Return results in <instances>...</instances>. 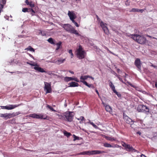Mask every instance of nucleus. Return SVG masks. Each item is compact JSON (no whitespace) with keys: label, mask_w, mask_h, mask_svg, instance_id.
Returning a JSON list of instances; mask_svg holds the SVG:
<instances>
[{"label":"nucleus","mask_w":157,"mask_h":157,"mask_svg":"<svg viewBox=\"0 0 157 157\" xmlns=\"http://www.w3.org/2000/svg\"><path fill=\"white\" fill-rule=\"evenodd\" d=\"M63 28L67 31L69 33L75 34L78 36L81 35L75 30L74 28L70 25L69 24H64L62 26Z\"/></svg>","instance_id":"nucleus-1"},{"label":"nucleus","mask_w":157,"mask_h":157,"mask_svg":"<svg viewBox=\"0 0 157 157\" xmlns=\"http://www.w3.org/2000/svg\"><path fill=\"white\" fill-rule=\"evenodd\" d=\"M131 38L138 43L141 44H144L146 42V38L142 36L135 34L131 35Z\"/></svg>","instance_id":"nucleus-2"},{"label":"nucleus","mask_w":157,"mask_h":157,"mask_svg":"<svg viewBox=\"0 0 157 157\" xmlns=\"http://www.w3.org/2000/svg\"><path fill=\"white\" fill-rule=\"evenodd\" d=\"M82 46L80 45L77 51V56L79 59H82L84 58V51L82 50Z\"/></svg>","instance_id":"nucleus-3"},{"label":"nucleus","mask_w":157,"mask_h":157,"mask_svg":"<svg viewBox=\"0 0 157 157\" xmlns=\"http://www.w3.org/2000/svg\"><path fill=\"white\" fill-rule=\"evenodd\" d=\"M65 120L70 122L72 121L74 116L73 112L67 111L65 113Z\"/></svg>","instance_id":"nucleus-4"},{"label":"nucleus","mask_w":157,"mask_h":157,"mask_svg":"<svg viewBox=\"0 0 157 157\" xmlns=\"http://www.w3.org/2000/svg\"><path fill=\"white\" fill-rule=\"evenodd\" d=\"M98 154V151H88L78 153L77 155H93Z\"/></svg>","instance_id":"nucleus-5"},{"label":"nucleus","mask_w":157,"mask_h":157,"mask_svg":"<svg viewBox=\"0 0 157 157\" xmlns=\"http://www.w3.org/2000/svg\"><path fill=\"white\" fill-rule=\"evenodd\" d=\"M27 63L31 66H34V67H33L34 69L37 71L38 72H46V71L44 70V69L41 67H39V66L37 64H32L29 63L28 62Z\"/></svg>","instance_id":"nucleus-6"},{"label":"nucleus","mask_w":157,"mask_h":157,"mask_svg":"<svg viewBox=\"0 0 157 157\" xmlns=\"http://www.w3.org/2000/svg\"><path fill=\"white\" fill-rule=\"evenodd\" d=\"M90 76L88 75H85L84 76H81L80 77V81L83 83L84 84L89 87H91L93 86L92 84H88L86 81H84L86 79Z\"/></svg>","instance_id":"nucleus-7"},{"label":"nucleus","mask_w":157,"mask_h":157,"mask_svg":"<svg viewBox=\"0 0 157 157\" xmlns=\"http://www.w3.org/2000/svg\"><path fill=\"white\" fill-rule=\"evenodd\" d=\"M44 90H46V94L50 93L52 92V89L51 84L46 82H44Z\"/></svg>","instance_id":"nucleus-8"},{"label":"nucleus","mask_w":157,"mask_h":157,"mask_svg":"<svg viewBox=\"0 0 157 157\" xmlns=\"http://www.w3.org/2000/svg\"><path fill=\"white\" fill-rule=\"evenodd\" d=\"M106 25V24L104 23L102 21L100 23L101 26L102 28L105 33L106 34L108 35L109 33V31Z\"/></svg>","instance_id":"nucleus-9"},{"label":"nucleus","mask_w":157,"mask_h":157,"mask_svg":"<svg viewBox=\"0 0 157 157\" xmlns=\"http://www.w3.org/2000/svg\"><path fill=\"white\" fill-rule=\"evenodd\" d=\"M66 58H63L62 57H59L56 60H55L54 63L57 65H59L62 64L66 61Z\"/></svg>","instance_id":"nucleus-10"},{"label":"nucleus","mask_w":157,"mask_h":157,"mask_svg":"<svg viewBox=\"0 0 157 157\" xmlns=\"http://www.w3.org/2000/svg\"><path fill=\"white\" fill-rule=\"evenodd\" d=\"M122 146L124 147L125 149L128 151H132L134 149L132 147L130 146L129 145L126 144L125 143L122 142Z\"/></svg>","instance_id":"nucleus-11"},{"label":"nucleus","mask_w":157,"mask_h":157,"mask_svg":"<svg viewBox=\"0 0 157 157\" xmlns=\"http://www.w3.org/2000/svg\"><path fill=\"white\" fill-rule=\"evenodd\" d=\"M135 64L138 69L139 71L141 70V63L140 59H137L135 61Z\"/></svg>","instance_id":"nucleus-12"},{"label":"nucleus","mask_w":157,"mask_h":157,"mask_svg":"<svg viewBox=\"0 0 157 157\" xmlns=\"http://www.w3.org/2000/svg\"><path fill=\"white\" fill-rule=\"evenodd\" d=\"M20 113L19 112H13L12 113H6L7 119L15 117L20 114Z\"/></svg>","instance_id":"nucleus-13"},{"label":"nucleus","mask_w":157,"mask_h":157,"mask_svg":"<svg viewBox=\"0 0 157 157\" xmlns=\"http://www.w3.org/2000/svg\"><path fill=\"white\" fill-rule=\"evenodd\" d=\"M67 14L68 16L69 17L70 19L73 18H76V16L75 15V14L74 13V11H68Z\"/></svg>","instance_id":"nucleus-14"},{"label":"nucleus","mask_w":157,"mask_h":157,"mask_svg":"<svg viewBox=\"0 0 157 157\" xmlns=\"http://www.w3.org/2000/svg\"><path fill=\"white\" fill-rule=\"evenodd\" d=\"M6 0H1L0 2V15L1 12L3 11L4 6L6 4Z\"/></svg>","instance_id":"nucleus-15"},{"label":"nucleus","mask_w":157,"mask_h":157,"mask_svg":"<svg viewBox=\"0 0 157 157\" xmlns=\"http://www.w3.org/2000/svg\"><path fill=\"white\" fill-rule=\"evenodd\" d=\"M21 105V104L17 105H10L7 106V110H11Z\"/></svg>","instance_id":"nucleus-16"},{"label":"nucleus","mask_w":157,"mask_h":157,"mask_svg":"<svg viewBox=\"0 0 157 157\" xmlns=\"http://www.w3.org/2000/svg\"><path fill=\"white\" fill-rule=\"evenodd\" d=\"M69 85H70L69 86V87H76L78 86V84L75 82H71V83H70L69 84Z\"/></svg>","instance_id":"nucleus-17"},{"label":"nucleus","mask_w":157,"mask_h":157,"mask_svg":"<svg viewBox=\"0 0 157 157\" xmlns=\"http://www.w3.org/2000/svg\"><path fill=\"white\" fill-rule=\"evenodd\" d=\"M109 85L114 93H117V91L115 89V86L111 82H110Z\"/></svg>","instance_id":"nucleus-18"},{"label":"nucleus","mask_w":157,"mask_h":157,"mask_svg":"<svg viewBox=\"0 0 157 157\" xmlns=\"http://www.w3.org/2000/svg\"><path fill=\"white\" fill-rule=\"evenodd\" d=\"M124 118L125 120H126V122L127 123L130 124L132 122V120L127 116L124 117Z\"/></svg>","instance_id":"nucleus-19"},{"label":"nucleus","mask_w":157,"mask_h":157,"mask_svg":"<svg viewBox=\"0 0 157 157\" xmlns=\"http://www.w3.org/2000/svg\"><path fill=\"white\" fill-rule=\"evenodd\" d=\"M29 116L30 117H33V118H36V119H38L39 117V115L36 114V113H33L30 114L29 115Z\"/></svg>","instance_id":"nucleus-20"},{"label":"nucleus","mask_w":157,"mask_h":157,"mask_svg":"<svg viewBox=\"0 0 157 157\" xmlns=\"http://www.w3.org/2000/svg\"><path fill=\"white\" fill-rule=\"evenodd\" d=\"M57 116H58L59 118L62 120H65V114L64 115L59 114L57 113L56 114Z\"/></svg>","instance_id":"nucleus-21"},{"label":"nucleus","mask_w":157,"mask_h":157,"mask_svg":"<svg viewBox=\"0 0 157 157\" xmlns=\"http://www.w3.org/2000/svg\"><path fill=\"white\" fill-rule=\"evenodd\" d=\"M105 109L107 111L111 113L112 112V108L108 105H106L105 106Z\"/></svg>","instance_id":"nucleus-22"},{"label":"nucleus","mask_w":157,"mask_h":157,"mask_svg":"<svg viewBox=\"0 0 157 157\" xmlns=\"http://www.w3.org/2000/svg\"><path fill=\"white\" fill-rule=\"evenodd\" d=\"M25 50L30 51L31 52H35V50L31 46H29L28 48H26L25 49Z\"/></svg>","instance_id":"nucleus-23"},{"label":"nucleus","mask_w":157,"mask_h":157,"mask_svg":"<svg viewBox=\"0 0 157 157\" xmlns=\"http://www.w3.org/2000/svg\"><path fill=\"white\" fill-rule=\"evenodd\" d=\"M48 41L50 43L53 44H55V41H54L53 40V39L52 38H50L48 40Z\"/></svg>","instance_id":"nucleus-24"},{"label":"nucleus","mask_w":157,"mask_h":157,"mask_svg":"<svg viewBox=\"0 0 157 157\" xmlns=\"http://www.w3.org/2000/svg\"><path fill=\"white\" fill-rule=\"evenodd\" d=\"M73 78L71 77H66L64 78V80L67 82L73 80Z\"/></svg>","instance_id":"nucleus-25"},{"label":"nucleus","mask_w":157,"mask_h":157,"mask_svg":"<svg viewBox=\"0 0 157 157\" xmlns=\"http://www.w3.org/2000/svg\"><path fill=\"white\" fill-rule=\"evenodd\" d=\"M39 118L38 119H44V120L47 119V116L42 114L39 115Z\"/></svg>","instance_id":"nucleus-26"},{"label":"nucleus","mask_w":157,"mask_h":157,"mask_svg":"<svg viewBox=\"0 0 157 157\" xmlns=\"http://www.w3.org/2000/svg\"><path fill=\"white\" fill-rule=\"evenodd\" d=\"M63 134L65 136H66L67 137H69L71 135V134L70 133L67 132L66 131H64Z\"/></svg>","instance_id":"nucleus-27"},{"label":"nucleus","mask_w":157,"mask_h":157,"mask_svg":"<svg viewBox=\"0 0 157 157\" xmlns=\"http://www.w3.org/2000/svg\"><path fill=\"white\" fill-rule=\"evenodd\" d=\"M62 44L61 42H59L58 43H57L56 44V46H57V48L56 49V50L57 51L60 48V46L61 45V44Z\"/></svg>","instance_id":"nucleus-28"},{"label":"nucleus","mask_w":157,"mask_h":157,"mask_svg":"<svg viewBox=\"0 0 157 157\" xmlns=\"http://www.w3.org/2000/svg\"><path fill=\"white\" fill-rule=\"evenodd\" d=\"M40 32L39 33V34H41L42 36H44L46 35V32L44 31H42L39 30Z\"/></svg>","instance_id":"nucleus-29"},{"label":"nucleus","mask_w":157,"mask_h":157,"mask_svg":"<svg viewBox=\"0 0 157 157\" xmlns=\"http://www.w3.org/2000/svg\"><path fill=\"white\" fill-rule=\"evenodd\" d=\"M142 109V105H139L137 109L138 111L139 112H143Z\"/></svg>","instance_id":"nucleus-30"},{"label":"nucleus","mask_w":157,"mask_h":157,"mask_svg":"<svg viewBox=\"0 0 157 157\" xmlns=\"http://www.w3.org/2000/svg\"><path fill=\"white\" fill-rule=\"evenodd\" d=\"M105 138L107 140L110 141H113L115 140V139L113 138L112 137L106 136Z\"/></svg>","instance_id":"nucleus-31"},{"label":"nucleus","mask_w":157,"mask_h":157,"mask_svg":"<svg viewBox=\"0 0 157 157\" xmlns=\"http://www.w3.org/2000/svg\"><path fill=\"white\" fill-rule=\"evenodd\" d=\"M0 117H3L5 119H7L6 113L4 114L0 113Z\"/></svg>","instance_id":"nucleus-32"},{"label":"nucleus","mask_w":157,"mask_h":157,"mask_svg":"<svg viewBox=\"0 0 157 157\" xmlns=\"http://www.w3.org/2000/svg\"><path fill=\"white\" fill-rule=\"evenodd\" d=\"M47 108L51 110L54 112H56V110H55L52 107L48 105H47L46 106Z\"/></svg>","instance_id":"nucleus-33"},{"label":"nucleus","mask_w":157,"mask_h":157,"mask_svg":"<svg viewBox=\"0 0 157 157\" xmlns=\"http://www.w3.org/2000/svg\"><path fill=\"white\" fill-rule=\"evenodd\" d=\"M28 5H29L30 7L31 8H33L35 6V5L32 2H30Z\"/></svg>","instance_id":"nucleus-34"},{"label":"nucleus","mask_w":157,"mask_h":157,"mask_svg":"<svg viewBox=\"0 0 157 157\" xmlns=\"http://www.w3.org/2000/svg\"><path fill=\"white\" fill-rule=\"evenodd\" d=\"M104 146L106 147H112V146L109 144L105 143L104 144Z\"/></svg>","instance_id":"nucleus-35"},{"label":"nucleus","mask_w":157,"mask_h":157,"mask_svg":"<svg viewBox=\"0 0 157 157\" xmlns=\"http://www.w3.org/2000/svg\"><path fill=\"white\" fill-rule=\"evenodd\" d=\"M138 9H135V8H132L130 12H138Z\"/></svg>","instance_id":"nucleus-36"},{"label":"nucleus","mask_w":157,"mask_h":157,"mask_svg":"<svg viewBox=\"0 0 157 157\" xmlns=\"http://www.w3.org/2000/svg\"><path fill=\"white\" fill-rule=\"evenodd\" d=\"M73 137H74V140H73L74 141H75L76 140H78L79 139L78 137L76 136L75 135H73Z\"/></svg>","instance_id":"nucleus-37"},{"label":"nucleus","mask_w":157,"mask_h":157,"mask_svg":"<svg viewBox=\"0 0 157 157\" xmlns=\"http://www.w3.org/2000/svg\"><path fill=\"white\" fill-rule=\"evenodd\" d=\"M69 53L71 54V58H72L73 57L74 55L72 52V50H69Z\"/></svg>","instance_id":"nucleus-38"},{"label":"nucleus","mask_w":157,"mask_h":157,"mask_svg":"<svg viewBox=\"0 0 157 157\" xmlns=\"http://www.w3.org/2000/svg\"><path fill=\"white\" fill-rule=\"evenodd\" d=\"M22 11L25 13L27 12L28 11V8H23L22 9Z\"/></svg>","instance_id":"nucleus-39"},{"label":"nucleus","mask_w":157,"mask_h":157,"mask_svg":"<svg viewBox=\"0 0 157 157\" xmlns=\"http://www.w3.org/2000/svg\"><path fill=\"white\" fill-rule=\"evenodd\" d=\"M142 111L143 112H144V111H145V109L147 108V106L142 105Z\"/></svg>","instance_id":"nucleus-40"},{"label":"nucleus","mask_w":157,"mask_h":157,"mask_svg":"<svg viewBox=\"0 0 157 157\" xmlns=\"http://www.w3.org/2000/svg\"><path fill=\"white\" fill-rule=\"evenodd\" d=\"M32 11L31 12V14L32 16H34L35 15V14L36 13V12L34 11V10L33 9L31 10Z\"/></svg>","instance_id":"nucleus-41"},{"label":"nucleus","mask_w":157,"mask_h":157,"mask_svg":"<svg viewBox=\"0 0 157 157\" xmlns=\"http://www.w3.org/2000/svg\"><path fill=\"white\" fill-rule=\"evenodd\" d=\"M1 108L2 109H7V106H1Z\"/></svg>","instance_id":"nucleus-42"},{"label":"nucleus","mask_w":157,"mask_h":157,"mask_svg":"<svg viewBox=\"0 0 157 157\" xmlns=\"http://www.w3.org/2000/svg\"><path fill=\"white\" fill-rule=\"evenodd\" d=\"M78 120H81V121H83L84 120V118L83 116H81L79 118H78Z\"/></svg>","instance_id":"nucleus-43"},{"label":"nucleus","mask_w":157,"mask_h":157,"mask_svg":"<svg viewBox=\"0 0 157 157\" xmlns=\"http://www.w3.org/2000/svg\"><path fill=\"white\" fill-rule=\"evenodd\" d=\"M90 124L95 128H97V126L95 124L91 122Z\"/></svg>","instance_id":"nucleus-44"},{"label":"nucleus","mask_w":157,"mask_h":157,"mask_svg":"<svg viewBox=\"0 0 157 157\" xmlns=\"http://www.w3.org/2000/svg\"><path fill=\"white\" fill-rule=\"evenodd\" d=\"M73 80H74L77 82H79L78 79L76 78H73Z\"/></svg>","instance_id":"nucleus-45"},{"label":"nucleus","mask_w":157,"mask_h":157,"mask_svg":"<svg viewBox=\"0 0 157 157\" xmlns=\"http://www.w3.org/2000/svg\"><path fill=\"white\" fill-rule=\"evenodd\" d=\"M74 24H75V25L77 27H79V25L77 23V22H74Z\"/></svg>","instance_id":"nucleus-46"},{"label":"nucleus","mask_w":157,"mask_h":157,"mask_svg":"<svg viewBox=\"0 0 157 157\" xmlns=\"http://www.w3.org/2000/svg\"><path fill=\"white\" fill-rule=\"evenodd\" d=\"M115 93L117 95V96L118 97H120L121 96V94L120 93H119L117 92V93Z\"/></svg>","instance_id":"nucleus-47"},{"label":"nucleus","mask_w":157,"mask_h":157,"mask_svg":"<svg viewBox=\"0 0 157 157\" xmlns=\"http://www.w3.org/2000/svg\"><path fill=\"white\" fill-rule=\"evenodd\" d=\"M33 9L32 8H29L28 9V11L27 12H31L32 11L31 10H32Z\"/></svg>","instance_id":"nucleus-48"},{"label":"nucleus","mask_w":157,"mask_h":157,"mask_svg":"<svg viewBox=\"0 0 157 157\" xmlns=\"http://www.w3.org/2000/svg\"><path fill=\"white\" fill-rule=\"evenodd\" d=\"M25 2L27 5H28L30 2H29L28 0H26L25 1Z\"/></svg>","instance_id":"nucleus-49"},{"label":"nucleus","mask_w":157,"mask_h":157,"mask_svg":"<svg viewBox=\"0 0 157 157\" xmlns=\"http://www.w3.org/2000/svg\"><path fill=\"white\" fill-rule=\"evenodd\" d=\"M144 11V10L143 9H139L138 12H140L141 13H142Z\"/></svg>","instance_id":"nucleus-50"},{"label":"nucleus","mask_w":157,"mask_h":157,"mask_svg":"<svg viewBox=\"0 0 157 157\" xmlns=\"http://www.w3.org/2000/svg\"><path fill=\"white\" fill-rule=\"evenodd\" d=\"M145 111L146 112H149V109L147 107V108L145 109Z\"/></svg>","instance_id":"nucleus-51"},{"label":"nucleus","mask_w":157,"mask_h":157,"mask_svg":"<svg viewBox=\"0 0 157 157\" xmlns=\"http://www.w3.org/2000/svg\"><path fill=\"white\" fill-rule=\"evenodd\" d=\"M75 19V18H73V19H70L71 20V21L72 22L74 23L75 22V21L74 20V19Z\"/></svg>","instance_id":"nucleus-52"},{"label":"nucleus","mask_w":157,"mask_h":157,"mask_svg":"<svg viewBox=\"0 0 157 157\" xmlns=\"http://www.w3.org/2000/svg\"><path fill=\"white\" fill-rule=\"evenodd\" d=\"M104 152H105L103 151H99V154L102 153H103Z\"/></svg>","instance_id":"nucleus-53"},{"label":"nucleus","mask_w":157,"mask_h":157,"mask_svg":"<svg viewBox=\"0 0 157 157\" xmlns=\"http://www.w3.org/2000/svg\"><path fill=\"white\" fill-rule=\"evenodd\" d=\"M151 66H152V67H153L154 68H156L157 67V66H154V65H153V64H152L151 65Z\"/></svg>","instance_id":"nucleus-54"},{"label":"nucleus","mask_w":157,"mask_h":157,"mask_svg":"<svg viewBox=\"0 0 157 157\" xmlns=\"http://www.w3.org/2000/svg\"><path fill=\"white\" fill-rule=\"evenodd\" d=\"M125 4L127 6H128L129 5V3L128 2V1H127L125 2Z\"/></svg>","instance_id":"nucleus-55"},{"label":"nucleus","mask_w":157,"mask_h":157,"mask_svg":"<svg viewBox=\"0 0 157 157\" xmlns=\"http://www.w3.org/2000/svg\"><path fill=\"white\" fill-rule=\"evenodd\" d=\"M118 77L119 78V80H120V81H121L122 82H123V81L122 80V79L121 78H120V77Z\"/></svg>","instance_id":"nucleus-56"},{"label":"nucleus","mask_w":157,"mask_h":157,"mask_svg":"<svg viewBox=\"0 0 157 157\" xmlns=\"http://www.w3.org/2000/svg\"><path fill=\"white\" fill-rule=\"evenodd\" d=\"M137 133L138 134H139V135H140L141 134V133L139 131V132H137Z\"/></svg>","instance_id":"nucleus-57"},{"label":"nucleus","mask_w":157,"mask_h":157,"mask_svg":"<svg viewBox=\"0 0 157 157\" xmlns=\"http://www.w3.org/2000/svg\"><path fill=\"white\" fill-rule=\"evenodd\" d=\"M141 157H146L144 155L142 154L141 155Z\"/></svg>","instance_id":"nucleus-58"},{"label":"nucleus","mask_w":157,"mask_h":157,"mask_svg":"<svg viewBox=\"0 0 157 157\" xmlns=\"http://www.w3.org/2000/svg\"><path fill=\"white\" fill-rule=\"evenodd\" d=\"M155 86L156 88H157V82L155 83Z\"/></svg>","instance_id":"nucleus-59"},{"label":"nucleus","mask_w":157,"mask_h":157,"mask_svg":"<svg viewBox=\"0 0 157 157\" xmlns=\"http://www.w3.org/2000/svg\"><path fill=\"white\" fill-rule=\"evenodd\" d=\"M9 73H11V74H13V73H15V72H9Z\"/></svg>","instance_id":"nucleus-60"},{"label":"nucleus","mask_w":157,"mask_h":157,"mask_svg":"<svg viewBox=\"0 0 157 157\" xmlns=\"http://www.w3.org/2000/svg\"><path fill=\"white\" fill-rule=\"evenodd\" d=\"M69 72H70L72 74H74V72L72 71H70Z\"/></svg>","instance_id":"nucleus-61"},{"label":"nucleus","mask_w":157,"mask_h":157,"mask_svg":"<svg viewBox=\"0 0 157 157\" xmlns=\"http://www.w3.org/2000/svg\"><path fill=\"white\" fill-rule=\"evenodd\" d=\"M96 93H97V94H98V90H96Z\"/></svg>","instance_id":"nucleus-62"},{"label":"nucleus","mask_w":157,"mask_h":157,"mask_svg":"<svg viewBox=\"0 0 157 157\" xmlns=\"http://www.w3.org/2000/svg\"><path fill=\"white\" fill-rule=\"evenodd\" d=\"M147 36L150 38H152V36H149V35H147Z\"/></svg>","instance_id":"nucleus-63"},{"label":"nucleus","mask_w":157,"mask_h":157,"mask_svg":"<svg viewBox=\"0 0 157 157\" xmlns=\"http://www.w3.org/2000/svg\"><path fill=\"white\" fill-rule=\"evenodd\" d=\"M96 18L97 20H98V15H96Z\"/></svg>","instance_id":"nucleus-64"}]
</instances>
